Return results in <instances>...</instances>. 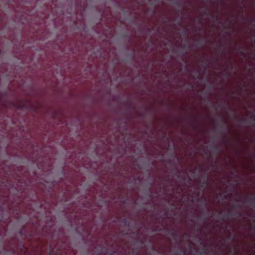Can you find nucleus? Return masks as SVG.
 <instances>
[{"mask_svg": "<svg viewBox=\"0 0 255 255\" xmlns=\"http://www.w3.org/2000/svg\"><path fill=\"white\" fill-rule=\"evenodd\" d=\"M219 126H220V127H222V126L221 124H220Z\"/></svg>", "mask_w": 255, "mask_h": 255, "instance_id": "nucleus-15", "label": "nucleus"}, {"mask_svg": "<svg viewBox=\"0 0 255 255\" xmlns=\"http://www.w3.org/2000/svg\"><path fill=\"white\" fill-rule=\"evenodd\" d=\"M171 235L172 236H175V233H172L171 234Z\"/></svg>", "mask_w": 255, "mask_h": 255, "instance_id": "nucleus-9", "label": "nucleus"}, {"mask_svg": "<svg viewBox=\"0 0 255 255\" xmlns=\"http://www.w3.org/2000/svg\"><path fill=\"white\" fill-rule=\"evenodd\" d=\"M182 33L185 34L186 33V31L183 30V31H182Z\"/></svg>", "mask_w": 255, "mask_h": 255, "instance_id": "nucleus-10", "label": "nucleus"}, {"mask_svg": "<svg viewBox=\"0 0 255 255\" xmlns=\"http://www.w3.org/2000/svg\"><path fill=\"white\" fill-rule=\"evenodd\" d=\"M227 198V195H225L224 196V199H226Z\"/></svg>", "mask_w": 255, "mask_h": 255, "instance_id": "nucleus-7", "label": "nucleus"}, {"mask_svg": "<svg viewBox=\"0 0 255 255\" xmlns=\"http://www.w3.org/2000/svg\"><path fill=\"white\" fill-rule=\"evenodd\" d=\"M201 254H204V255L207 254V250H206V249H205V250H204V252H201Z\"/></svg>", "mask_w": 255, "mask_h": 255, "instance_id": "nucleus-5", "label": "nucleus"}, {"mask_svg": "<svg viewBox=\"0 0 255 255\" xmlns=\"http://www.w3.org/2000/svg\"><path fill=\"white\" fill-rule=\"evenodd\" d=\"M209 15H210L212 18H214L215 16H214V15H213V14H210Z\"/></svg>", "mask_w": 255, "mask_h": 255, "instance_id": "nucleus-8", "label": "nucleus"}, {"mask_svg": "<svg viewBox=\"0 0 255 255\" xmlns=\"http://www.w3.org/2000/svg\"><path fill=\"white\" fill-rule=\"evenodd\" d=\"M164 23H165V22H166L165 20H164Z\"/></svg>", "mask_w": 255, "mask_h": 255, "instance_id": "nucleus-17", "label": "nucleus"}, {"mask_svg": "<svg viewBox=\"0 0 255 255\" xmlns=\"http://www.w3.org/2000/svg\"><path fill=\"white\" fill-rule=\"evenodd\" d=\"M123 222L125 224V225H127V224H128V226H129V223H128V222L126 219H124L123 220Z\"/></svg>", "mask_w": 255, "mask_h": 255, "instance_id": "nucleus-2", "label": "nucleus"}, {"mask_svg": "<svg viewBox=\"0 0 255 255\" xmlns=\"http://www.w3.org/2000/svg\"><path fill=\"white\" fill-rule=\"evenodd\" d=\"M239 206V204H236V205H235V206H236V207H237V206Z\"/></svg>", "mask_w": 255, "mask_h": 255, "instance_id": "nucleus-13", "label": "nucleus"}, {"mask_svg": "<svg viewBox=\"0 0 255 255\" xmlns=\"http://www.w3.org/2000/svg\"><path fill=\"white\" fill-rule=\"evenodd\" d=\"M251 118H254L253 113H252V115H251Z\"/></svg>", "mask_w": 255, "mask_h": 255, "instance_id": "nucleus-11", "label": "nucleus"}, {"mask_svg": "<svg viewBox=\"0 0 255 255\" xmlns=\"http://www.w3.org/2000/svg\"><path fill=\"white\" fill-rule=\"evenodd\" d=\"M250 200L251 202H255V197H251Z\"/></svg>", "mask_w": 255, "mask_h": 255, "instance_id": "nucleus-3", "label": "nucleus"}, {"mask_svg": "<svg viewBox=\"0 0 255 255\" xmlns=\"http://www.w3.org/2000/svg\"><path fill=\"white\" fill-rule=\"evenodd\" d=\"M219 107H220V108H221V105H220L219 106Z\"/></svg>", "mask_w": 255, "mask_h": 255, "instance_id": "nucleus-16", "label": "nucleus"}, {"mask_svg": "<svg viewBox=\"0 0 255 255\" xmlns=\"http://www.w3.org/2000/svg\"><path fill=\"white\" fill-rule=\"evenodd\" d=\"M238 51L243 55L245 54V50L242 47H239Z\"/></svg>", "mask_w": 255, "mask_h": 255, "instance_id": "nucleus-1", "label": "nucleus"}, {"mask_svg": "<svg viewBox=\"0 0 255 255\" xmlns=\"http://www.w3.org/2000/svg\"><path fill=\"white\" fill-rule=\"evenodd\" d=\"M211 255H215L214 254H212Z\"/></svg>", "mask_w": 255, "mask_h": 255, "instance_id": "nucleus-18", "label": "nucleus"}, {"mask_svg": "<svg viewBox=\"0 0 255 255\" xmlns=\"http://www.w3.org/2000/svg\"><path fill=\"white\" fill-rule=\"evenodd\" d=\"M203 62L204 63L205 65H207V60H204Z\"/></svg>", "mask_w": 255, "mask_h": 255, "instance_id": "nucleus-6", "label": "nucleus"}, {"mask_svg": "<svg viewBox=\"0 0 255 255\" xmlns=\"http://www.w3.org/2000/svg\"><path fill=\"white\" fill-rule=\"evenodd\" d=\"M242 120H243L244 122H245V121H246V119H243Z\"/></svg>", "mask_w": 255, "mask_h": 255, "instance_id": "nucleus-14", "label": "nucleus"}, {"mask_svg": "<svg viewBox=\"0 0 255 255\" xmlns=\"http://www.w3.org/2000/svg\"><path fill=\"white\" fill-rule=\"evenodd\" d=\"M207 184V181L206 180H204L203 183H202V187H204L205 185H206Z\"/></svg>", "mask_w": 255, "mask_h": 255, "instance_id": "nucleus-4", "label": "nucleus"}, {"mask_svg": "<svg viewBox=\"0 0 255 255\" xmlns=\"http://www.w3.org/2000/svg\"><path fill=\"white\" fill-rule=\"evenodd\" d=\"M204 70H206V66H205L204 67Z\"/></svg>", "mask_w": 255, "mask_h": 255, "instance_id": "nucleus-12", "label": "nucleus"}]
</instances>
